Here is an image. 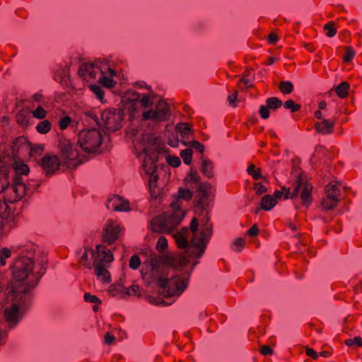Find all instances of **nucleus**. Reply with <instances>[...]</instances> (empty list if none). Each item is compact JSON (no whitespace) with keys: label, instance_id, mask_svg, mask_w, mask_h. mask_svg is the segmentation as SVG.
Here are the masks:
<instances>
[{"label":"nucleus","instance_id":"obj_20","mask_svg":"<svg viewBox=\"0 0 362 362\" xmlns=\"http://www.w3.org/2000/svg\"><path fill=\"white\" fill-rule=\"evenodd\" d=\"M88 87L95 97L102 103H104V91L103 88L96 83H90Z\"/></svg>","mask_w":362,"mask_h":362},{"label":"nucleus","instance_id":"obj_46","mask_svg":"<svg viewBox=\"0 0 362 362\" xmlns=\"http://www.w3.org/2000/svg\"><path fill=\"white\" fill-rule=\"evenodd\" d=\"M25 185L27 186V187H29L32 190H33V192H35V189H37L38 188V187L40 186V183H29L28 185H26L25 183ZM33 193H32L29 196H25L23 198V199L20 200L19 202H26L27 201V197H30Z\"/></svg>","mask_w":362,"mask_h":362},{"label":"nucleus","instance_id":"obj_30","mask_svg":"<svg viewBox=\"0 0 362 362\" xmlns=\"http://www.w3.org/2000/svg\"><path fill=\"white\" fill-rule=\"evenodd\" d=\"M355 56V51L354 49L351 47H345V54L344 56H342V59L344 62H350L354 57Z\"/></svg>","mask_w":362,"mask_h":362},{"label":"nucleus","instance_id":"obj_13","mask_svg":"<svg viewBox=\"0 0 362 362\" xmlns=\"http://www.w3.org/2000/svg\"><path fill=\"white\" fill-rule=\"evenodd\" d=\"M41 166L46 175L54 173L60 165L59 158L55 155H46L42 158Z\"/></svg>","mask_w":362,"mask_h":362},{"label":"nucleus","instance_id":"obj_32","mask_svg":"<svg viewBox=\"0 0 362 362\" xmlns=\"http://www.w3.org/2000/svg\"><path fill=\"white\" fill-rule=\"evenodd\" d=\"M27 151L29 152L32 157L40 156L43 151V146L40 145L33 146L29 144V148H28Z\"/></svg>","mask_w":362,"mask_h":362},{"label":"nucleus","instance_id":"obj_6","mask_svg":"<svg viewBox=\"0 0 362 362\" xmlns=\"http://www.w3.org/2000/svg\"><path fill=\"white\" fill-rule=\"evenodd\" d=\"M83 124L88 126L87 123ZM91 129L81 130L78 134L77 144L71 140H59V147L63 163L69 168H75L88 160V155L95 153L102 144L103 131L95 128V125H89Z\"/></svg>","mask_w":362,"mask_h":362},{"label":"nucleus","instance_id":"obj_43","mask_svg":"<svg viewBox=\"0 0 362 362\" xmlns=\"http://www.w3.org/2000/svg\"><path fill=\"white\" fill-rule=\"evenodd\" d=\"M129 210V202L121 197V204L116 206L115 211H127Z\"/></svg>","mask_w":362,"mask_h":362},{"label":"nucleus","instance_id":"obj_39","mask_svg":"<svg viewBox=\"0 0 362 362\" xmlns=\"http://www.w3.org/2000/svg\"><path fill=\"white\" fill-rule=\"evenodd\" d=\"M345 344L351 346L356 344L358 346H362V339L360 337H355L353 339H348L345 341Z\"/></svg>","mask_w":362,"mask_h":362},{"label":"nucleus","instance_id":"obj_28","mask_svg":"<svg viewBox=\"0 0 362 362\" xmlns=\"http://www.w3.org/2000/svg\"><path fill=\"white\" fill-rule=\"evenodd\" d=\"M192 149L191 148H187L180 152V156L182 157L184 163L186 165H190L192 163Z\"/></svg>","mask_w":362,"mask_h":362},{"label":"nucleus","instance_id":"obj_55","mask_svg":"<svg viewBox=\"0 0 362 362\" xmlns=\"http://www.w3.org/2000/svg\"><path fill=\"white\" fill-rule=\"evenodd\" d=\"M138 290H139V287L136 285H133L129 289L126 288V291H129V294L131 293L136 294L137 293Z\"/></svg>","mask_w":362,"mask_h":362},{"label":"nucleus","instance_id":"obj_26","mask_svg":"<svg viewBox=\"0 0 362 362\" xmlns=\"http://www.w3.org/2000/svg\"><path fill=\"white\" fill-rule=\"evenodd\" d=\"M110 293H112V296H115L118 293H125L129 295V291H126V288L120 282H117L112 286Z\"/></svg>","mask_w":362,"mask_h":362},{"label":"nucleus","instance_id":"obj_64","mask_svg":"<svg viewBox=\"0 0 362 362\" xmlns=\"http://www.w3.org/2000/svg\"><path fill=\"white\" fill-rule=\"evenodd\" d=\"M289 227H290L293 230H296V226H295V225H293V223H290Z\"/></svg>","mask_w":362,"mask_h":362},{"label":"nucleus","instance_id":"obj_52","mask_svg":"<svg viewBox=\"0 0 362 362\" xmlns=\"http://www.w3.org/2000/svg\"><path fill=\"white\" fill-rule=\"evenodd\" d=\"M115 339V337L110 333H106L105 335V343L107 344H112Z\"/></svg>","mask_w":362,"mask_h":362},{"label":"nucleus","instance_id":"obj_59","mask_svg":"<svg viewBox=\"0 0 362 362\" xmlns=\"http://www.w3.org/2000/svg\"><path fill=\"white\" fill-rule=\"evenodd\" d=\"M305 47H306V49H307L308 51H310V52H313V51H314V49H315L314 46H313V45H312L311 44H307V45H305Z\"/></svg>","mask_w":362,"mask_h":362},{"label":"nucleus","instance_id":"obj_62","mask_svg":"<svg viewBox=\"0 0 362 362\" xmlns=\"http://www.w3.org/2000/svg\"><path fill=\"white\" fill-rule=\"evenodd\" d=\"M62 71V74L64 75V77L67 76L68 70L66 68H64Z\"/></svg>","mask_w":362,"mask_h":362},{"label":"nucleus","instance_id":"obj_49","mask_svg":"<svg viewBox=\"0 0 362 362\" xmlns=\"http://www.w3.org/2000/svg\"><path fill=\"white\" fill-rule=\"evenodd\" d=\"M305 353L313 359H317L318 358V354L311 348H306Z\"/></svg>","mask_w":362,"mask_h":362},{"label":"nucleus","instance_id":"obj_7","mask_svg":"<svg viewBox=\"0 0 362 362\" xmlns=\"http://www.w3.org/2000/svg\"><path fill=\"white\" fill-rule=\"evenodd\" d=\"M79 261L87 269H95L96 276L104 282H110V274L107 270L108 264L112 262L113 255L110 249L101 244L96 245L95 250L85 247L84 250L79 249L77 251Z\"/></svg>","mask_w":362,"mask_h":362},{"label":"nucleus","instance_id":"obj_9","mask_svg":"<svg viewBox=\"0 0 362 362\" xmlns=\"http://www.w3.org/2000/svg\"><path fill=\"white\" fill-rule=\"evenodd\" d=\"M124 114L120 110H103L90 109L83 111L81 119L88 125H95L102 131L105 127L109 131H117L122 126Z\"/></svg>","mask_w":362,"mask_h":362},{"label":"nucleus","instance_id":"obj_15","mask_svg":"<svg viewBox=\"0 0 362 362\" xmlns=\"http://www.w3.org/2000/svg\"><path fill=\"white\" fill-rule=\"evenodd\" d=\"M28 148H29V144L25 136L16 138L10 146L13 157H16L21 151H27Z\"/></svg>","mask_w":362,"mask_h":362},{"label":"nucleus","instance_id":"obj_63","mask_svg":"<svg viewBox=\"0 0 362 362\" xmlns=\"http://www.w3.org/2000/svg\"><path fill=\"white\" fill-rule=\"evenodd\" d=\"M321 150H323V147L322 146H317L316 148H315V153L321 151Z\"/></svg>","mask_w":362,"mask_h":362},{"label":"nucleus","instance_id":"obj_19","mask_svg":"<svg viewBox=\"0 0 362 362\" xmlns=\"http://www.w3.org/2000/svg\"><path fill=\"white\" fill-rule=\"evenodd\" d=\"M276 204V199L269 194H266L262 198L261 208L265 211H270Z\"/></svg>","mask_w":362,"mask_h":362},{"label":"nucleus","instance_id":"obj_54","mask_svg":"<svg viewBox=\"0 0 362 362\" xmlns=\"http://www.w3.org/2000/svg\"><path fill=\"white\" fill-rule=\"evenodd\" d=\"M251 175L255 180L260 179L262 177L260 169H257V170L255 171Z\"/></svg>","mask_w":362,"mask_h":362},{"label":"nucleus","instance_id":"obj_45","mask_svg":"<svg viewBox=\"0 0 362 362\" xmlns=\"http://www.w3.org/2000/svg\"><path fill=\"white\" fill-rule=\"evenodd\" d=\"M33 100L34 102L40 104V105L45 103L44 96L39 93H35L33 95Z\"/></svg>","mask_w":362,"mask_h":362},{"label":"nucleus","instance_id":"obj_53","mask_svg":"<svg viewBox=\"0 0 362 362\" xmlns=\"http://www.w3.org/2000/svg\"><path fill=\"white\" fill-rule=\"evenodd\" d=\"M278 40V37L274 33H270L268 37V40L269 43L274 44Z\"/></svg>","mask_w":362,"mask_h":362},{"label":"nucleus","instance_id":"obj_31","mask_svg":"<svg viewBox=\"0 0 362 362\" xmlns=\"http://www.w3.org/2000/svg\"><path fill=\"white\" fill-rule=\"evenodd\" d=\"M47 112L42 107V105H39L37 108L33 111V115L34 117L37 119H44L46 117Z\"/></svg>","mask_w":362,"mask_h":362},{"label":"nucleus","instance_id":"obj_36","mask_svg":"<svg viewBox=\"0 0 362 362\" xmlns=\"http://www.w3.org/2000/svg\"><path fill=\"white\" fill-rule=\"evenodd\" d=\"M245 243L244 239L238 238L233 242L232 248L237 252H240L243 248Z\"/></svg>","mask_w":362,"mask_h":362},{"label":"nucleus","instance_id":"obj_10","mask_svg":"<svg viewBox=\"0 0 362 362\" xmlns=\"http://www.w3.org/2000/svg\"><path fill=\"white\" fill-rule=\"evenodd\" d=\"M312 189V185L305 181L301 176H298L291 188L283 187L281 191H275L273 198L276 200V199L281 198L284 194L285 199H294L300 197L303 205L308 207L313 201Z\"/></svg>","mask_w":362,"mask_h":362},{"label":"nucleus","instance_id":"obj_18","mask_svg":"<svg viewBox=\"0 0 362 362\" xmlns=\"http://www.w3.org/2000/svg\"><path fill=\"white\" fill-rule=\"evenodd\" d=\"M213 168L214 164L211 160L205 158L202 160L201 171L204 175L209 178L212 177L214 175Z\"/></svg>","mask_w":362,"mask_h":362},{"label":"nucleus","instance_id":"obj_24","mask_svg":"<svg viewBox=\"0 0 362 362\" xmlns=\"http://www.w3.org/2000/svg\"><path fill=\"white\" fill-rule=\"evenodd\" d=\"M282 101L276 97L268 98L266 100V105L270 110H276L282 105Z\"/></svg>","mask_w":362,"mask_h":362},{"label":"nucleus","instance_id":"obj_42","mask_svg":"<svg viewBox=\"0 0 362 362\" xmlns=\"http://www.w3.org/2000/svg\"><path fill=\"white\" fill-rule=\"evenodd\" d=\"M187 179L189 180V182H191L195 185H197V186H199V185H202L200 183V177L198 175L197 172H196V171H192L189 173Z\"/></svg>","mask_w":362,"mask_h":362},{"label":"nucleus","instance_id":"obj_23","mask_svg":"<svg viewBox=\"0 0 362 362\" xmlns=\"http://www.w3.org/2000/svg\"><path fill=\"white\" fill-rule=\"evenodd\" d=\"M182 145L188 148H193L201 153L204 151V146L197 141H183Z\"/></svg>","mask_w":362,"mask_h":362},{"label":"nucleus","instance_id":"obj_21","mask_svg":"<svg viewBox=\"0 0 362 362\" xmlns=\"http://www.w3.org/2000/svg\"><path fill=\"white\" fill-rule=\"evenodd\" d=\"M349 90V84L346 82H341L335 87V91L339 97L344 98L346 96Z\"/></svg>","mask_w":362,"mask_h":362},{"label":"nucleus","instance_id":"obj_1","mask_svg":"<svg viewBox=\"0 0 362 362\" xmlns=\"http://www.w3.org/2000/svg\"><path fill=\"white\" fill-rule=\"evenodd\" d=\"M168 246L167 239L160 236L156 245L159 255L152 251L142 253L146 259L141 272L147 284L156 285L160 295L173 298L167 303L151 297L148 301L153 305H170L177 299L188 287L192 271L199 264V260L192 259L183 249L181 250L185 255L175 259L168 252Z\"/></svg>","mask_w":362,"mask_h":362},{"label":"nucleus","instance_id":"obj_4","mask_svg":"<svg viewBox=\"0 0 362 362\" xmlns=\"http://www.w3.org/2000/svg\"><path fill=\"white\" fill-rule=\"evenodd\" d=\"M35 250L36 247L33 244L19 247V258L12 271L13 282L7 293L11 305L6 306L2 313V325L6 330L15 328L22 320L31 303L33 290L45 273L42 262V272L33 270Z\"/></svg>","mask_w":362,"mask_h":362},{"label":"nucleus","instance_id":"obj_2","mask_svg":"<svg viewBox=\"0 0 362 362\" xmlns=\"http://www.w3.org/2000/svg\"><path fill=\"white\" fill-rule=\"evenodd\" d=\"M192 196V191L180 187L171 203L170 210L153 218L149 227L153 232L172 235L179 249H183L192 259L199 260L213 234L212 224L206 210L202 211L203 214L199 221L194 218L189 227L176 229L186 215V211L182 209L181 200L188 201Z\"/></svg>","mask_w":362,"mask_h":362},{"label":"nucleus","instance_id":"obj_8","mask_svg":"<svg viewBox=\"0 0 362 362\" xmlns=\"http://www.w3.org/2000/svg\"><path fill=\"white\" fill-rule=\"evenodd\" d=\"M112 62L107 58H98L93 62L83 63L81 65L78 73L84 80L96 79L99 84L107 88H112L117 84L113 77L117 76L116 71L112 67Z\"/></svg>","mask_w":362,"mask_h":362},{"label":"nucleus","instance_id":"obj_22","mask_svg":"<svg viewBox=\"0 0 362 362\" xmlns=\"http://www.w3.org/2000/svg\"><path fill=\"white\" fill-rule=\"evenodd\" d=\"M52 124L47 119H44L36 126V130L42 134H45L51 129Z\"/></svg>","mask_w":362,"mask_h":362},{"label":"nucleus","instance_id":"obj_25","mask_svg":"<svg viewBox=\"0 0 362 362\" xmlns=\"http://www.w3.org/2000/svg\"><path fill=\"white\" fill-rule=\"evenodd\" d=\"M279 88L282 93L287 95L293 90V85L289 81H284L279 83Z\"/></svg>","mask_w":362,"mask_h":362},{"label":"nucleus","instance_id":"obj_61","mask_svg":"<svg viewBox=\"0 0 362 362\" xmlns=\"http://www.w3.org/2000/svg\"><path fill=\"white\" fill-rule=\"evenodd\" d=\"M139 86L141 88L149 89L150 86H148L145 82L141 81L139 83Z\"/></svg>","mask_w":362,"mask_h":362},{"label":"nucleus","instance_id":"obj_33","mask_svg":"<svg viewBox=\"0 0 362 362\" xmlns=\"http://www.w3.org/2000/svg\"><path fill=\"white\" fill-rule=\"evenodd\" d=\"M252 74L251 69H247L242 75V78L240 79V82L243 83L245 86L243 88H247L248 87H251L252 85L250 83V80L248 78Z\"/></svg>","mask_w":362,"mask_h":362},{"label":"nucleus","instance_id":"obj_44","mask_svg":"<svg viewBox=\"0 0 362 362\" xmlns=\"http://www.w3.org/2000/svg\"><path fill=\"white\" fill-rule=\"evenodd\" d=\"M255 189L256 190L257 194L258 195H261L262 194L267 191V188L265 186H264L261 182L256 183L255 185Z\"/></svg>","mask_w":362,"mask_h":362},{"label":"nucleus","instance_id":"obj_60","mask_svg":"<svg viewBox=\"0 0 362 362\" xmlns=\"http://www.w3.org/2000/svg\"><path fill=\"white\" fill-rule=\"evenodd\" d=\"M320 355L323 356V357H328L330 355V352L326 351H321L320 353Z\"/></svg>","mask_w":362,"mask_h":362},{"label":"nucleus","instance_id":"obj_5","mask_svg":"<svg viewBox=\"0 0 362 362\" xmlns=\"http://www.w3.org/2000/svg\"><path fill=\"white\" fill-rule=\"evenodd\" d=\"M29 167L21 160H11L9 156H0V194L6 205L16 204L33 190L25 185L22 175H27Z\"/></svg>","mask_w":362,"mask_h":362},{"label":"nucleus","instance_id":"obj_47","mask_svg":"<svg viewBox=\"0 0 362 362\" xmlns=\"http://www.w3.org/2000/svg\"><path fill=\"white\" fill-rule=\"evenodd\" d=\"M179 139L177 138V136H173L172 138L168 139V144L173 148L178 147L179 146Z\"/></svg>","mask_w":362,"mask_h":362},{"label":"nucleus","instance_id":"obj_29","mask_svg":"<svg viewBox=\"0 0 362 362\" xmlns=\"http://www.w3.org/2000/svg\"><path fill=\"white\" fill-rule=\"evenodd\" d=\"M76 123L71 120V119L68 117H64L59 120V126L61 129H65L68 126H71L72 128H74Z\"/></svg>","mask_w":362,"mask_h":362},{"label":"nucleus","instance_id":"obj_57","mask_svg":"<svg viewBox=\"0 0 362 362\" xmlns=\"http://www.w3.org/2000/svg\"><path fill=\"white\" fill-rule=\"evenodd\" d=\"M315 117L321 120L323 119L322 117V113L320 110L315 112Z\"/></svg>","mask_w":362,"mask_h":362},{"label":"nucleus","instance_id":"obj_14","mask_svg":"<svg viewBox=\"0 0 362 362\" xmlns=\"http://www.w3.org/2000/svg\"><path fill=\"white\" fill-rule=\"evenodd\" d=\"M209 187L204 185L197 186V199L196 205L198 209L204 211L209 204Z\"/></svg>","mask_w":362,"mask_h":362},{"label":"nucleus","instance_id":"obj_48","mask_svg":"<svg viewBox=\"0 0 362 362\" xmlns=\"http://www.w3.org/2000/svg\"><path fill=\"white\" fill-rule=\"evenodd\" d=\"M238 96V91L235 90L233 94H229L228 96V103L232 105H235V101Z\"/></svg>","mask_w":362,"mask_h":362},{"label":"nucleus","instance_id":"obj_38","mask_svg":"<svg viewBox=\"0 0 362 362\" xmlns=\"http://www.w3.org/2000/svg\"><path fill=\"white\" fill-rule=\"evenodd\" d=\"M141 264V260L137 255H133L129 260V267L132 269H137Z\"/></svg>","mask_w":362,"mask_h":362},{"label":"nucleus","instance_id":"obj_3","mask_svg":"<svg viewBox=\"0 0 362 362\" xmlns=\"http://www.w3.org/2000/svg\"><path fill=\"white\" fill-rule=\"evenodd\" d=\"M131 100L133 102L139 101L143 111L141 113L142 123L138 127H132L127 132L130 138L137 139L143 146L145 159L142 164L143 170L148 180L149 190L153 193V189L157 186V182L160 170L164 167L157 165L158 153L161 148L158 137L153 133L161 122L169 120L171 115L169 105L163 100L154 103L153 99L147 94L142 97L137 92H134Z\"/></svg>","mask_w":362,"mask_h":362},{"label":"nucleus","instance_id":"obj_11","mask_svg":"<svg viewBox=\"0 0 362 362\" xmlns=\"http://www.w3.org/2000/svg\"><path fill=\"white\" fill-rule=\"evenodd\" d=\"M327 199L322 201L321 205L325 210H331L337 206L340 200L341 192L337 184L329 183L325 188Z\"/></svg>","mask_w":362,"mask_h":362},{"label":"nucleus","instance_id":"obj_16","mask_svg":"<svg viewBox=\"0 0 362 362\" xmlns=\"http://www.w3.org/2000/svg\"><path fill=\"white\" fill-rule=\"evenodd\" d=\"M175 129L177 133H179L180 137L182 138L181 143L182 144L183 141H189L192 136V128L186 123L180 122L176 124Z\"/></svg>","mask_w":362,"mask_h":362},{"label":"nucleus","instance_id":"obj_51","mask_svg":"<svg viewBox=\"0 0 362 362\" xmlns=\"http://www.w3.org/2000/svg\"><path fill=\"white\" fill-rule=\"evenodd\" d=\"M260 352L263 355H270L272 354V349L269 346H262L260 349Z\"/></svg>","mask_w":362,"mask_h":362},{"label":"nucleus","instance_id":"obj_34","mask_svg":"<svg viewBox=\"0 0 362 362\" xmlns=\"http://www.w3.org/2000/svg\"><path fill=\"white\" fill-rule=\"evenodd\" d=\"M286 109L290 110L292 112L298 111L300 109V105L296 104L293 100H288L284 103Z\"/></svg>","mask_w":362,"mask_h":362},{"label":"nucleus","instance_id":"obj_41","mask_svg":"<svg viewBox=\"0 0 362 362\" xmlns=\"http://www.w3.org/2000/svg\"><path fill=\"white\" fill-rule=\"evenodd\" d=\"M168 163L173 167H178L181 164V160L178 157L168 156L166 157Z\"/></svg>","mask_w":362,"mask_h":362},{"label":"nucleus","instance_id":"obj_17","mask_svg":"<svg viewBox=\"0 0 362 362\" xmlns=\"http://www.w3.org/2000/svg\"><path fill=\"white\" fill-rule=\"evenodd\" d=\"M334 122L327 119H322L320 122H316L315 129L318 133L322 134H329L333 132Z\"/></svg>","mask_w":362,"mask_h":362},{"label":"nucleus","instance_id":"obj_40","mask_svg":"<svg viewBox=\"0 0 362 362\" xmlns=\"http://www.w3.org/2000/svg\"><path fill=\"white\" fill-rule=\"evenodd\" d=\"M269 110H270L269 107L267 105H261L259 107V114L262 119H266L269 117V115H270Z\"/></svg>","mask_w":362,"mask_h":362},{"label":"nucleus","instance_id":"obj_27","mask_svg":"<svg viewBox=\"0 0 362 362\" xmlns=\"http://www.w3.org/2000/svg\"><path fill=\"white\" fill-rule=\"evenodd\" d=\"M121 204V197L118 195H113L107 202L106 206L108 209H116L117 205Z\"/></svg>","mask_w":362,"mask_h":362},{"label":"nucleus","instance_id":"obj_12","mask_svg":"<svg viewBox=\"0 0 362 362\" xmlns=\"http://www.w3.org/2000/svg\"><path fill=\"white\" fill-rule=\"evenodd\" d=\"M120 230L121 228L118 224L113 221L108 220L103 229V242L108 245L112 244L118 238Z\"/></svg>","mask_w":362,"mask_h":362},{"label":"nucleus","instance_id":"obj_50","mask_svg":"<svg viewBox=\"0 0 362 362\" xmlns=\"http://www.w3.org/2000/svg\"><path fill=\"white\" fill-rule=\"evenodd\" d=\"M258 232H259V229H258V228H257V225H253V226H252V228H250V229L247 230V234H248V235H250V236H255V235H257L258 234Z\"/></svg>","mask_w":362,"mask_h":362},{"label":"nucleus","instance_id":"obj_35","mask_svg":"<svg viewBox=\"0 0 362 362\" xmlns=\"http://www.w3.org/2000/svg\"><path fill=\"white\" fill-rule=\"evenodd\" d=\"M334 23L333 21H329L324 25V29L327 30L326 35L328 37H332L337 33V30L334 28Z\"/></svg>","mask_w":362,"mask_h":362},{"label":"nucleus","instance_id":"obj_56","mask_svg":"<svg viewBox=\"0 0 362 362\" xmlns=\"http://www.w3.org/2000/svg\"><path fill=\"white\" fill-rule=\"evenodd\" d=\"M255 171V166L253 164H250L247 169V173L251 175Z\"/></svg>","mask_w":362,"mask_h":362},{"label":"nucleus","instance_id":"obj_37","mask_svg":"<svg viewBox=\"0 0 362 362\" xmlns=\"http://www.w3.org/2000/svg\"><path fill=\"white\" fill-rule=\"evenodd\" d=\"M83 298L85 301L88 303H92L95 304H100L102 303L101 300H100L96 296L91 295L89 293H85Z\"/></svg>","mask_w":362,"mask_h":362},{"label":"nucleus","instance_id":"obj_58","mask_svg":"<svg viewBox=\"0 0 362 362\" xmlns=\"http://www.w3.org/2000/svg\"><path fill=\"white\" fill-rule=\"evenodd\" d=\"M326 106H327V104L325 101H321L320 103H319V109L320 110H324L326 108Z\"/></svg>","mask_w":362,"mask_h":362}]
</instances>
